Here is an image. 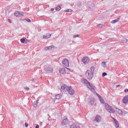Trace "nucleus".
Returning <instances> with one entry per match:
<instances>
[{"label":"nucleus","instance_id":"72a5a7b5","mask_svg":"<svg viewBox=\"0 0 128 128\" xmlns=\"http://www.w3.org/2000/svg\"><path fill=\"white\" fill-rule=\"evenodd\" d=\"M26 20V22H32V20H30V18H27Z\"/></svg>","mask_w":128,"mask_h":128},{"label":"nucleus","instance_id":"a211bd4d","mask_svg":"<svg viewBox=\"0 0 128 128\" xmlns=\"http://www.w3.org/2000/svg\"><path fill=\"white\" fill-rule=\"evenodd\" d=\"M62 98V94H58L56 96V100H60Z\"/></svg>","mask_w":128,"mask_h":128},{"label":"nucleus","instance_id":"20e7f679","mask_svg":"<svg viewBox=\"0 0 128 128\" xmlns=\"http://www.w3.org/2000/svg\"><path fill=\"white\" fill-rule=\"evenodd\" d=\"M14 15L16 18H20V16H24V12H20L17 11L14 12Z\"/></svg>","mask_w":128,"mask_h":128},{"label":"nucleus","instance_id":"a18cd8bd","mask_svg":"<svg viewBox=\"0 0 128 128\" xmlns=\"http://www.w3.org/2000/svg\"><path fill=\"white\" fill-rule=\"evenodd\" d=\"M98 93H96L97 96H98Z\"/></svg>","mask_w":128,"mask_h":128},{"label":"nucleus","instance_id":"ea45409f","mask_svg":"<svg viewBox=\"0 0 128 128\" xmlns=\"http://www.w3.org/2000/svg\"><path fill=\"white\" fill-rule=\"evenodd\" d=\"M36 128H40V126H38V124H36Z\"/></svg>","mask_w":128,"mask_h":128},{"label":"nucleus","instance_id":"2f4dec72","mask_svg":"<svg viewBox=\"0 0 128 128\" xmlns=\"http://www.w3.org/2000/svg\"><path fill=\"white\" fill-rule=\"evenodd\" d=\"M73 36H74V38H78V36H80V35H78V34L74 35Z\"/></svg>","mask_w":128,"mask_h":128},{"label":"nucleus","instance_id":"1a4fd4ad","mask_svg":"<svg viewBox=\"0 0 128 128\" xmlns=\"http://www.w3.org/2000/svg\"><path fill=\"white\" fill-rule=\"evenodd\" d=\"M102 120V116L100 115H96L94 118V122H100Z\"/></svg>","mask_w":128,"mask_h":128},{"label":"nucleus","instance_id":"473e14b6","mask_svg":"<svg viewBox=\"0 0 128 128\" xmlns=\"http://www.w3.org/2000/svg\"><path fill=\"white\" fill-rule=\"evenodd\" d=\"M25 126L26 128H28V122H25Z\"/></svg>","mask_w":128,"mask_h":128},{"label":"nucleus","instance_id":"58836bf2","mask_svg":"<svg viewBox=\"0 0 128 128\" xmlns=\"http://www.w3.org/2000/svg\"><path fill=\"white\" fill-rule=\"evenodd\" d=\"M124 92H128V89H126L124 90Z\"/></svg>","mask_w":128,"mask_h":128},{"label":"nucleus","instance_id":"a878e982","mask_svg":"<svg viewBox=\"0 0 128 128\" xmlns=\"http://www.w3.org/2000/svg\"><path fill=\"white\" fill-rule=\"evenodd\" d=\"M90 70H91V72H92V74H94V66H91Z\"/></svg>","mask_w":128,"mask_h":128},{"label":"nucleus","instance_id":"7c9ffc66","mask_svg":"<svg viewBox=\"0 0 128 128\" xmlns=\"http://www.w3.org/2000/svg\"><path fill=\"white\" fill-rule=\"evenodd\" d=\"M97 27L98 28H102V24H97Z\"/></svg>","mask_w":128,"mask_h":128},{"label":"nucleus","instance_id":"4c0bfd02","mask_svg":"<svg viewBox=\"0 0 128 128\" xmlns=\"http://www.w3.org/2000/svg\"><path fill=\"white\" fill-rule=\"evenodd\" d=\"M25 90H30V88L26 87V88H25Z\"/></svg>","mask_w":128,"mask_h":128},{"label":"nucleus","instance_id":"2eb2a0df","mask_svg":"<svg viewBox=\"0 0 128 128\" xmlns=\"http://www.w3.org/2000/svg\"><path fill=\"white\" fill-rule=\"evenodd\" d=\"M66 68H62L60 70V74H66Z\"/></svg>","mask_w":128,"mask_h":128},{"label":"nucleus","instance_id":"423d86ee","mask_svg":"<svg viewBox=\"0 0 128 128\" xmlns=\"http://www.w3.org/2000/svg\"><path fill=\"white\" fill-rule=\"evenodd\" d=\"M67 92L70 96H73L74 94V90L72 88V86H68L67 88Z\"/></svg>","mask_w":128,"mask_h":128},{"label":"nucleus","instance_id":"412c9836","mask_svg":"<svg viewBox=\"0 0 128 128\" xmlns=\"http://www.w3.org/2000/svg\"><path fill=\"white\" fill-rule=\"evenodd\" d=\"M102 66L104 68H106V62H102Z\"/></svg>","mask_w":128,"mask_h":128},{"label":"nucleus","instance_id":"6e6552de","mask_svg":"<svg viewBox=\"0 0 128 128\" xmlns=\"http://www.w3.org/2000/svg\"><path fill=\"white\" fill-rule=\"evenodd\" d=\"M82 84H87L88 86H90V88H92V86L90 85V84L86 79V78H82Z\"/></svg>","mask_w":128,"mask_h":128},{"label":"nucleus","instance_id":"6ab92c4d","mask_svg":"<svg viewBox=\"0 0 128 128\" xmlns=\"http://www.w3.org/2000/svg\"><path fill=\"white\" fill-rule=\"evenodd\" d=\"M121 42L122 44H126V42H128V39H126V38H122Z\"/></svg>","mask_w":128,"mask_h":128},{"label":"nucleus","instance_id":"4be33fe9","mask_svg":"<svg viewBox=\"0 0 128 128\" xmlns=\"http://www.w3.org/2000/svg\"><path fill=\"white\" fill-rule=\"evenodd\" d=\"M38 100H36V101L34 104V108H38Z\"/></svg>","mask_w":128,"mask_h":128},{"label":"nucleus","instance_id":"f03ea898","mask_svg":"<svg viewBox=\"0 0 128 128\" xmlns=\"http://www.w3.org/2000/svg\"><path fill=\"white\" fill-rule=\"evenodd\" d=\"M86 76L89 80H92L94 78V73H92L90 70H87L86 72Z\"/></svg>","mask_w":128,"mask_h":128},{"label":"nucleus","instance_id":"bb28decb","mask_svg":"<svg viewBox=\"0 0 128 128\" xmlns=\"http://www.w3.org/2000/svg\"><path fill=\"white\" fill-rule=\"evenodd\" d=\"M100 100L102 104H104V100L102 98V97L100 98Z\"/></svg>","mask_w":128,"mask_h":128},{"label":"nucleus","instance_id":"393cba45","mask_svg":"<svg viewBox=\"0 0 128 128\" xmlns=\"http://www.w3.org/2000/svg\"><path fill=\"white\" fill-rule=\"evenodd\" d=\"M50 36H52V34H50V36H44L43 38H50Z\"/></svg>","mask_w":128,"mask_h":128},{"label":"nucleus","instance_id":"e433bc0d","mask_svg":"<svg viewBox=\"0 0 128 128\" xmlns=\"http://www.w3.org/2000/svg\"><path fill=\"white\" fill-rule=\"evenodd\" d=\"M8 22H9L10 24H12V20L8 19Z\"/></svg>","mask_w":128,"mask_h":128},{"label":"nucleus","instance_id":"dca6fc26","mask_svg":"<svg viewBox=\"0 0 128 128\" xmlns=\"http://www.w3.org/2000/svg\"><path fill=\"white\" fill-rule=\"evenodd\" d=\"M120 17H119L117 18L116 20H112L111 22L112 24H116V22H118L120 20Z\"/></svg>","mask_w":128,"mask_h":128},{"label":"nucleus","instance_id":"f257e3e1","mask_svg":"<svg viewBox=\"0 0 128 128\" xmlns=\"http://www.w3.org/2000/svg\"><path fill=\"white\" fill-rule=\"evenodd\" d=\"M104 107L106 110H107V112H108L110 114H114V112H116L114 109H113L107 103L104 104Z\"/></svg>","mask_w":128,"mask_h":128},{"label":"nucleus","instance_id":"0eeeda50","mask_svg":"<svg viewBox=\"0 0 128 128\" xmlns=\"http://www.w3.org/2000/svg\"><path fill=\"white\" fill-rule=\"evenodd\" d=\"M44 71L46 74H52V68L50 67L46 66L44 68Z\"/></svg>","mask_w":128,"mask_h":128},{"label":"nucleus","instance_id":"9d476101","mask_svg":"<svg viewBox=\"0 0 128 128\" xmlns=\"http://www.w3.org/2000/svg\"><path fill=\"white\" fill-rule=\"evenodd\" d=\"M82 62L84 64H86L90 62V58L88 57H84L82 59Z\"/></svg>","mask_w":128,"mask_h":128},{"label":"nucleus","instance_id":"9b49d317","mask_svg":"<svg viewBox=\"0 0 128 128\" xmlns=\"http://www.w3.org/2000/svg\"><path fill=\"white\" fill-rule=\"evenodd\" d=\"M52 48H54V45L44 48L45 50H52Z\"/></svg>","mask_w":128,"mask_h":128},{"label":"nucleus","instance_id":"c85d7f7f","mask_svg":"<svg viewBox=\"0 0 128 128\" xmlns=\"http://www.w3.org/2000/svg\"><path fill=\"white\" fill-rule=\"evenodd\" d=\"M60 8H61L60 6H57L56 7V10H60Z\"/></svg>","mask_w":128,"mask_h":128},{"label":"nucleus","instance_id":"c9c22d12","mask_svg":"<svg viewBox=\"0 0 128 128\" xmlns=\"http://www.w3.org/2000/svg\"><path fill=\"white\" fill-rule=\"evenodd\" d=\"M98 98H99V100L100 99V98H102V96H100V94H98Z\"/></svg>","mask_w":128,"mask_h":128},{"label":"nucleus","instance_id":"cd10ccee","mask_svg":"<svg viewBox=\"0 0 128 128\" xmlns=\"http://www.w3.org/2000/svg\"><path fill=\"white\" fill-rule=\"evenodd\" d=\"M64 12H72V9H68L66 10H64Z\"/></svg>","mask_w":128,"mask_h":128},{"label":"nucleus","instance_id":"79ce46f5","mask_svg":"<svg viewBox=\"0 0 128 128\" xmlns=\"http://www.w3.org/2000/svg\"><path fill=\"white\" fill-rule=\"evenodd\" d=\"M91 88H91L92 90H94V88H92V86H91Z\"/></svg>","mask_w":128,"mask_h":128},{"label":"nucleus","instance_id":"39448f33","mask_svg":"<svg viewBox=\"0 0 128 128\" xmlns=\"http://www.w3.org/2000/svg\"><path fill=\"white\" fill-rule=\"evenodd\" d=\"M62 64H64V66H66L67 68L69 66H70V62H68V60L66 58H64L62 61Z\"/></svg>","mask_w":128,"mask_h":128},{"label":"nucleus","instance_id":"aec40b11","mask_svg":"<svg viewBox=\"0 0 128 128\" xmlns=\"http://www.w3.org/2000/svg\"><path fill=\"white\" fill-rule=\"evenodd\" d=\"M70 128H80V126L76 124H73L70 126Z\"/></svg>","mask_w":128,"mask_h":128},{"label":"nucleus","instance_id":"4468645a","mask_svg":"<svg viewBox=\"0 0 128 128\" xmlns=\"http://www.w3.org/2000/svg\"><path fill=\"white\" fill-rule=\"evenodd\" d=\"M113 118V120H114V122L115 124L116 128H118V126H119L118 122V120H116V118Z\"/></svg>","mask_w":128,"mask_h":128},{"label":"nucleus","instance_id":"f3484780","mask_svg":"<svg viewBox=\"0 0 128 128\" xmlns=\"http://www.w3.org/2000/svg\"><path fill=\"white\" fill-rule=\"evenodd\" d=\"M90 104H92H92H94V98H91L90 101Z\"/></svg>","mask_w":128,"mask_h":128},{"label":"nucleus","instance_id":"f704fd0d","mask_svg":"<svg viewBox=\"0 0 128 128\" xmlns=\"http://www.w3.org/2000/svg\"><path fill=\"white\" fill-rule=\"evenodd\" d=\"M78 6L80 8V6H82V4H80V3H78Z\"/></svg>","mask_w":128,"mask_h":128},{"label":"nucleus","instance_id":"ddd939ff","mask_svg":"<svg viewBox=\"0 0 128 128\" xmlns=\"http://www.w3.org/2000/svg\"><path fill=\"white\" fill-rule=\"evenodd\" d=\"M68 122V118H65L62 122V125L63 126H66Z\"/></svg>","mask_w":128,"mask_h":128},{"label":"nucleus","instance_id":"c03bdc74","mask_svg":"<svg viewBox=\"0 0 128 128\" xmlns=\"http://www.w3.org/2000/svg\"><path fill=\"white\" fill-rule=\"evenodd\" d=\"M32 82H34V78L32 79Z\"/></svg>","mask_w":128,"mask_h":128},{"label":"nucleus","instance_id":"a19ab883","mask_svg":"<svg viewBox=\"0 0 128 128\" xmlns=\"http://www.w3.org/2000/svg\"><path fill=\"white\" fill-rule=\"evenodd\" d=\"M54 8H52L50 9V11H51V12H54Z\"/></svg>","mask_w":128,"mask_h":128},{"label":"nucleus","instance_id":"b1692460","mask_svg":"<svg viewBox=\"0 0 128 128\" xmlns=\"http://www.w3.org/2000/svg\"><path fill=\"white\" fill-rule=\"evenodd\" d=\"M20 42L22 44H24V42H26V38H23L20 39Z\"/></svg>","mask_w":128,"mask_h":128},{"label":"nucleus","instance_id":"f8f14e48","mask_svg":"<svg viewBox=\"0 0 128 128\" xmlns=\"http://www.w3.org/2000/svg\"><path fill=\"white\" fill-rule=\"evenodd\" d=\"M122 102H123V104H128V94L126 96H125L123 99H122Z\"/></svg>","mask_w":128,"mask_h":128},{"label":"nucleus","instance_id":"7ed1b4c3","mask_svg":"<svg viewBox=\"0 0 128 128\" xmlns=\"http://www.w3.org/2000/svg\"><path fill=\"white\" fill-rule=\"evenodd\" d=\"M68 86L66 84H64L60 87L61 92H68Z\"/></svg>","mask_w":128,"mask_h":128},{"label":"nucleus","instance_id":"5701e85b","mask_svg":"<svg viewBox=\"0 0 128 128\" xmlns=\"http://www.w3.org/2000/svg\"><path fill=\"white\" fill-rule=\"evenodd\" d=\"M116 112H118L119 114H122V110L118 109V108H116Z\"/></svg>","mask_w":128,"mask_h":128},{"label":"nucleus","instance_id":"37998d69","mask_svg":"<svg viewBox=\"0 0 128 128\" xmlns=\"http://www.w3.org/2000/svg\"><path fill=\"white\" fill-rule=\"evenodd\" d=\"M119 86H120L119 84H118V85L116 86V87H117V88H119Z\"/></svg>","mask_w":128,"mask_h":128},{"label":"nucleus","instance_id":"c756f323","mask_svg":"<svg viewBox=\"0 0 128 128\" xmlns=\"http://www.w3.org/2000/svg\"><path fill=\"white\" fill-rule=\"evenodd\" d=\"M106 76H108V74H106V72H103L102 74V78H104Z\"/></svg>","mask_w":128,"mask_h":128}]
</instances>
